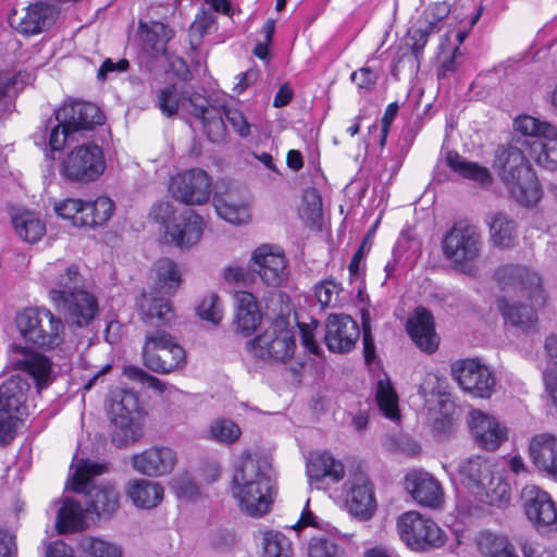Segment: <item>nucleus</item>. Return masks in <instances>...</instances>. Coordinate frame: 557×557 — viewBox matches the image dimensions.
<instances>
[{
    "instance_id": "obj_55",
    "label": "nucleus",
    "mask_w": 557,
    "mask_h": 557,
    "mask_svg": "<svg viewBox=\"0 0 557 557\" xmlns=\"http://www.w3.org/2000/svg\"><path fill=\"white\" fill-rule=\"evenodd\" d=\"M309 557H342L338 545L326 537H312L308 545Z\"/></svg>"
},
{
    "instance_id": "obj_3",
    "label": "nucleus",
    "mask_w": 557,
    "mask_h": 557,
    "mask_svg": "<svg viewBox=\"0 0 557 557\" xmlns=\"http://www.w3.org/2000/svg\"><path fill=\"white\" fill-rule=\"evenodd\" d=\"M495 276L503 288L518 287L530 300V306H525L510 304L505 298L499 299L498 309L505 322L522 331L534 329L537 322L536 310L543 308L547 299L542 277L529 268L518 264L499 267Z\"/></svg>"
},
{
    "instance_id": "obj_17",
    "label": "nucleus",
    "mask_w": 557,
    "mask_h": 557,
    "mask_svg": "<svg viewBox=\"0 0 557 557\" xmlns=\"http://www.w3.org/2000/svg\"><path fill=\"white\" fill-rule=\"evenodd\" d=\"M169 189L177 201L187 206H201L210 199L212 178L202 169L194 168L172 176Z\"/></svg>"
},
{
    "instance_id": "obj_57",
    "label": "nucleus",
    "mask_w": 557,
    "mask_h": 557,
    "mask_svg": "<svg viewBox=\"0 0 557 557\" xmlns=\"http://www.w3.org/2000/svg\"><path fill=\"white\" fill-rule=\"evenodd\" d=\"M362 344H363V356L366 363H371L375 357V345L371 332V318L368 311H362Z\"/></svg>"
},
{
    "instance_id": "obj_47",
    "label": "nucleus",
    "mask_w": 557,
    "mask_h": 557,
    "mask_svg": "<svg viewBox=\"0 0 557 557\" xmlns=\"http://www.w3.org/2000/svg\"><path fill=\"white\" fill-rule=\"evenodd\" d=\"M262 557H292L293 545L290 540L281 532L267 531L263 534Z\"/></svg>"
},
{
    "instance_id": "obj_10",
    "label": "nucleus",
    "mask_w": 557,
    "mask_h": 557,
    "mask_svg": "<svg viewBox=\"0 0 557 557\" xmlns=\"http://www.w3.org/2000/svg\"><path fill=\"white\" fill-rule=\"evenodd\" d=\"M516 129L523 136L531 138L525 140L531 146V156L535 162L549 171L557 169V128L556 126L530 115L519 116Z\"/></svg>"
},
{
    "instance_id": "obj_63",
    "label": "nucleus",
    "mask_w": 557,
    "mask_h": 557,
    "mask_svg": "<svg viewBox=\"0 0 557 557\" xmlns=\"http://www.w3.org/2000/svg\"><path fill=\"white\" fill-rule=\"evenodd\" d=\"M174 214V207L169 201H159L154 203L150 210V216L158 223L169 224L170 219Z\"/></svg>"
},
{
    "instance_id": "obj_62",
    "label": "nucleus",
    "mask_w": 557,
    "mask_h": 557,
    "mask_svg": "<svg viewBox=\"0 0 557 557\" xmlns=\"http://www.w3.org/2000/svg\"><path fill=\"white\" fill-rule=\"evenodd\" d=\"M319 326L320 323L317 320H312L311 324L298 323L302 344L309 349L310 352L315 355L319 352L320 347L314 339V331Z\"/></svg>"
},
{
    "instance_id": "obj_26",
    "label": "nucleus",
    "mask_w": 557,
    "mask_h": 557,
    "mask_svg": "<svg viewBox=\"0 0 557 557\" xmlns=\"http://www.w3.org/2000/svg\"><path fill=\"white\" fill-rule=\"evenodd\" d=\"M468 424L475 443L483 449L496 450L507 440V429L480 410L470 412Z\"/></svg>"
},
{
    "instance_id": "obj_14",
    "label": "nucleus",
    "mask_w": 557,
    "mask_h": 557,
    "mask_svg": "<svg viewBox=\"0 0 557 557\" xmlns=\"http://www.w3.org/2000/svg\"><path fill=\"white\" fill-rule=\"evenodd\" d=\"M397 529L403 542L412 550L437 548L446 542L444 531L418 511H407L399 516Z\"/></svg>"
},
{
    "instance_id": "obj_7",
    "label": "nucleus",
    "mask_w": 557,
    "mask_h": 557,
    "mask_svg": "<svg viewBox=\"0 0 557 557\" xmlns=\"http://www.w3.org/2000/svg\"><path fill=\"white\" fill-rule=\"evenodd\" d=\"M459 476L462 485L483 503L503 506L510 499L508 484L494 474L486 458L476 456L462 461Z\"/></svg>"
},
{
    "instance_id": "obj_8",
    "label": "nucleus",
    "mask_w": 557,
    "mask_h": 557,
    "mask_svg": "<svg viewBox=\"0 0 557 557\" xmlns=\"http://www.w3.org/2000/svg\"><path fill=\"white\" fill-rule=\"evenodd\" d=\"M108 414L112 424L111 440L116 447H127L143 437L139 400L134 392H112Z\"/></svg>"
},
{
    "instance_id": "obj_43",
    "label": "nucleus",
    "mask_w": 557,
    "mask_h": 557,
    "mask_svg": "<svg viewBox=\"0 0 557 557\" xmlns=\"http://www.w3.org/2000/svg\"><path fill=\"white\" fill-rule=\"evenodd\" d=\"M12 223L18 237L27 243L38 242L46 232L45 224L29 211L15 214Z\"/></svg>"
},
{
    "instance_id": "obj_56",
    "label": "nucleus",
    "mask_w": 557,
    "mask_h": 557,
    "mask_svg": "<svg viewBox=\"0 0 557 557\" xmlns=\"http://www.w3.org/2000/svg\"><path fill=\"white\" fill-rule=\"evenodd\" d=\"M172 486L178 498L195 500L200 494L199 486L187 473L174 478Z\"/></svg>"
},
{
    "instance_id": "obj_41",
    "label": "nucleus",
    "mask_w": 557,
    "mask_h": 557,
    "mask_svg": "<svg viewBox=\"0 0 557 557\" xmlns=\"http://www.w3.org/2000/svg\"><path fill=\"white\" fill-rule=\"evenodd\" d=\"M114 203L106 196H100L94 201H85L84 219H81V225L96 227L103 225L113 214Z\"/></svg>"
},
{
    "instance_id": "obj_54",
    "label": "nucleus",
    "mask_w": 557,
    "mask_h": 557,
    "mask_svg": "<svg viewBox=\"0 0 557 557\" xmlns=\"http://www.w3.org/2000/svg\"><path fill=\"white\" fill-rule=\"evenodd\" d=\"M198 315L211 322L218 324L222 319V308L220 298L216 294H210L206 296L197 307Z\"/></svg>"
},
{
    "instance_id": "obj_60",
    "label": "nucleus",
    "mask_w": 557,
    "mask_h": 557,
    "mask_svg": "<svg viewBox=\"0 0 557 557\" xmlns=\"http://www.w3.org/2000/svg\"><path fill=\"white\" fill-rule=\"evenodd\" d=\"M123 374L135 382H139L141 384H145L149 387H153L157 389L162 388V383L159 379H157L153 375L148 374L146 371H144L141 368L136 366H127L123 369Z\"/></svg>"
},
{
    "instance_id": "obj_58",
    "label": "nucleus",
    "mask_w": 557,
    "mask_h": 557,
    "mask_svg": "<svg viewBox=\"0 0 557 557\" xmlns=\"http://www.w3.org/2000/svg\"><path fill=\"white\" fill-rule=\"evenodd\" d=\"M434 30V22H429V26L426 29H412L409 32V38L412 41L411 44V53L417 60V62L420 61L423 49L429 40L430 34Z\"/></svg>"
},
{
    "instance_id": "obj_51",
    "label": "nucleus",
    "mask_w": 557,
    "mask_h": 557,
    "mask_svg": "<svg viewBox=\"0 0 557 557\" xmlns=\"http://www.w3.org/2000/svg\"><path fill=\"white\" fill-rule=\"evenodd\" d=\"M304 205L300 215L308 222L315 224L322 216V199L315 188H307L302 196Z\"/></svg>"
},
{
    "instance_id": "obj_53",
    "label": "nucleus",
    "mask_w": 557,
    "mask_h": 557,
    "mask_svg": "<svg viewBox=\"0 0 557 557\" xmlns=\"http://www.w3.org/2000/svg\"><path fill=\"white\" fill-rule=\"evenodd\" d=\"M84 203L81 199H64L54 205V212L63 219L71 220L73 225L82 226L79 221L84 219Z\"/></svg>"
},
{
    "instance_id": "obj_36",
    "label": "nucleus",
    "mask_w": 557,
    "mask_h": 557,
    "mask_svg": "<svg viewBox=\"0 0 557 557\" xmlns=\"http://www.w3.org/2000/svg\"><path fill=\"white\" fill-rule=\"evenodd\" d=\"M195 111L194 116L201 121L203 132L212 143L224 140L226 127L223 117L225 116V107L211 104L206 98V104Z\"/></svg>"
},
{
    "instance_id": "obj_32",
    "label": "nucleus",
    "mask_w": 557,
    "mask_h": 557,
    "mask_svg": "<svg viewBox=\"0 0 557 557\" xmlns=\"http://www.w3.org/2000/svg\"><path fill=\"white\" fill-rule=\"evenodd\" d=\"M533 463L557 480V437L543 433L534 436L529 446Z\"/></svg>"
},
{
    "instance_id": "obj_35",
    "label": "nucleus",
    "mask_w": 557,
    "mask_h": 557,
    "mask_svg": "<svg viewBox=\"0 0 557 557\" xmlns=\"http://www.w3.org/2000/svg\"><path fill=\"white\" fill-rule=\"evenodd\" d=\"M126 494L137 508L152 509L163 500L164 490L158 482L137 479L128 482Z\"/></svg>"
},
{
    "instance_id": "obj_19",
    "label": "nucleus",
    "mask_w": 557,
    "mask_h": 557,
    "mask_svg": "<svg viewBox=\"0 0 557 557\" xmlns=\"http://www.w3.org/2000/svg\"><path fill=\"white\" fill-rule=\"evenodd\" d=\"M451 374L459 386L474 397L487 398L495 386V377L491 370L474 359L456 362Z\"/></svg>"
},
{
    "instance_id": "obj_22",
    "label": "nucleus",
    "mask_w": 557,
    "mask_h": 557,
    "mask_svg": "<svg viewBox=\"0 0 557 557\" xmlns=\"http://www.w3.org/2000/svg\"><path fill=\"white\" fill-rule=\"evenodd\" d=\"M42 282L48 289L49 299L52 301L53 293L67 296L74 290L84 287L85 278L77 264L55 262L48 264L44 269Z\"/></svg>"
},
{
    "instance_id": "obj_13",
    "label": "nucleus",
    "mask_w": 557,
    "mask_h": 557,
    "mask_svg": "<svg viewBox=\"0 0 557 557\" xmlns=\"http://www.w3.org/2000/svg\"><path fill=\"white\" fill-rule=\"evenodd\" d=\"M28 389L27 380L18 374L0 385V444H8L14 438Z\"/></svg>"
},
{
    "instance_id": "obj_61",
    "label": "nucleus",
    "mask_w": 557,
    "mask_h": 557,
    "mask_svg": "<svg viewBox=\"0 0 557 557\" xmlns=\"http://www.w3.org/2000/svg\"><path fill=\"white\" fill-rule=\"evenodd\" d=\"M350 78L358 88L371 90L379 79V74L369 67H361L352 72Z\"/></svg>"
},
{
    "instance_id": "obj_44",
    "label": "nucleus",
    "mask_w": 557,
    "mask_h": 557,
    "mask_svg": "<svg viewBox=\"0 0 557 557\" xmlns=\"http://www.w3.org/2000/svg\"><path fill=\"white\" fill-rule=\"evenodd\" d=\"M145 25L140 23V28ZM174 36V30L161 22H152L149 27L146 26L144 35L145 48L154 55L163 54L168 41Z\"/></svg>"
},
{
    "instance_id": "obj_50",
    "label": "nucleus",
    "mask_w": 557,
    "mask_h": 557,
    "mask_svg": "<svg viewBox=\"0 0 557 557\" xmlns=\"http://www.w3.org/2000/svg\"><path fill=\"white\" fill-rule=\"evenodd\" d=\"M342 293V284L334 278L322 281L314 287L315 297L323 308H335L339 306V296Z\"/></svg>"
},
{
    "instance_id": "obj_59",
    "label": "nucleus",
    "mask_w": 557,
    "mask_h": 557,
    "mask_svg": "<svg viewBox=\"0 0 557 557\" xmlns=\"http://www.w3.org/2000/svg\"><path fill=\"white\" fill-rule=\"evenodd\" d=\"M224 113L234 132H236L243 138L250 136L251 125L248 123L243 112L237 109L226 108Z\"/></svg>"
},
{
    "instance_id": "obj_27",
    "label": "nucleus",
    "mask_w": 557,
    "mask_h": 557,
    "mask_svg": "<svg viewBox=\"0 0 557 557\" xmlns=\"http://www.w3.org/2000/svg\"><path fill=\"white\" fill-rule=\"evenodd\" d=\"M176 461V453L166 446H152L132 457L133 468L147 476H161L170 473Z\"/></svg>"
},
{
    "instance_id": "obj_9",
    "label": "nucleus",
    "mask_w": 557,
    "mask_h": 557,
    "mask_svg": "<svg viewBox=\"0 0 557 557\" xmlns=\"http://www.w3.org/2000/svg\"><path fill=\"white\" fill-rule=\"evenodd\" d=\"M15 322L22 337L38 348L54 349L64 342V322L49 309L26 308L16 314Z\"/></svg>"
},
{
    "instance_id": "obj_34",
    "label": "nucleus",
    "mask_w": 557,
    "mask_h": 557,
    "mask_svg": "<svg viewBox=\"0 0 557 557\" xmlns=\"http://www.w3.org/2000/svg\"><path fill=\"white\" fill-rule=\"evenodd\" d=\"M14 349L21 354V358L13 360L14 367L29 374L39 388L45 387L51 372L49 359L26 347L16 346Z\"/></svg>"
},
{
    "instance_id": "obj_5",
    "label": "nucleus",
    "mask_w": 557,
    "mask_h": 557,
    "mask_svg": "<svg viewBox=\"0 0 557 557\" xmlns=\"http://www.w3.org/2000/svg\"><path fill=\"white\" fill-rule=\"evenodd\" d=\"M482 235L475 225L460 221L455 223L443 236L441 248L443 257L454 270L474 276L482 252Z\"/></svg>"
},
{
    "instance_id": "obj_23",
    "label": "nucleus",
    "mask_w": 557,
    "mask_h": 557,
    "mask_svg": "<svg viewBox=\"0 0 557 557\" xmlns=\"http://www.w3.org/2000/svg\"><path fill=\"white\" fill-rule=\"evenodd\" d=\"M405 487L420 505L438 509L444 504V491L440 481L423 470H412L405 476Z\"/></svg>"
},
{
    "instance_id": "obj_48",
    "label": "nucleus",
    "mask_w": 557,
    "mask_h": 557,
    "mask_svg": "<svg viewBox=\"0 0 557 557\" xmlns=\"http://www.w3.org/2000/svg\"><path fill=\"white\" fill-rule=\"evenodd\" d=\"M240 435V428L231 419H216L209 426L210 438L220 444H233L239 440Z\"/></svg>"
},
{
    "instance_id": "obj_31",
    "label": "nucleus",
    "mask_w": 557,
    "mask_h": 557,
    "mask_svg": "<svg viewBox=\"0 0 557 557\" xmlns=\"http://www.w3.org/2000/svg\"><path fill=\"white\" fill-rule=\"evenodd\" d=\"M407 332L412 342L428 354L438 348L440 338L435 333L434 319L425 308H417L407 321Z\"/></svg>"
},
{
    "instance_id": "obj_12",
    "label": "nucleus",
    "mask_w": 557,
    "mask_h": 557,
    "mask_svg": "<svg viewBox=\"0 0 557 557\" xmlns=\"http://www.w3.org/2000/svg\"><path fill=\"white\" fill-rule=\"evenodd\" d=\"M145 366L153 372L170 373L186 363L184 348L162 329L147 332L143 347Z\"/></svg>"
},
{
    "instance_id": "obj_38",
    "label": "nucleus",
    "mask_w": 557,
    "mask_h": 557,
    "mask_svg": "<svg viewBox=\"0 0 557 557\" xmlns=\"http://www.w3.org/2000/svg\"><path fill=\"white\" fill-rule=\"evenodd\" d=\"M79 502L66 498L57 516V529L60 533L84 530L86 527L85 513Z\"/></svg>"
},
{
    "instance_id": "obj_40",
    "label": "nucleus",
    "mask_w": 557,
    "mask_h": 557,
    "mask_svg": "<svg viewBox=\"0 0 557 557\" xmlns=\"http://www.w3.org/2000/svg\"><path fill=\"white\" fill-rule=\"evenodd\" d=\"M476 543L480 552L487 557H519L504 534L483 531L478 535Z\"/></svg>"
},
{
    "instance_id": "obj_11",
    "label": "nucleus",
    "mask_w": 557,
    "mask_h": 557,
    "mask_svg": "<svg viewBox=\"0 0 557 557\" xmlns=\"http://www.w3.org/2000/svg\"><path fill=\"white\" fill-rule=\"evenodd\" d=\"M106 170V158L100 146L88 143L74 147L60 163V175L71 183H90Z\"/></svg>"
},
{
    "instance_id": "obj_28",
    "label": "nucleus",
    "mask_w": 557,
    "mask_h": 557,
    "mask_svg": "<svg viewBox=\"0 0 557 557\" xmlns=\"http://www.w3.org/2000/svg\"><path fill=\"white\" fill-rule=\"evenodd\" d=\"M57 18L54 8L48 3L30 4L22 16L13 14L9 21L20 34L29 36L39 34L53 25Z\"/></svg>"
},
{
    "instance_id": "obj_16",
    "label": "nucleus",
    "mask_w": 557,
    "mask_h": 557,
    "mask_svg": "<svg viewBox=\"0 0 557 557\" xmlns=\"http://www.w3.org/2000/svg\"><path fill=\"white\" fill-rule=\"evenodd\" d=\"M248 269L257 274L264 285L274 288L285 285L289 276L288 260L283 249L268 244L252 251Z\"/></svg>"
},
{
    "instance_id": "obj_37",
    "label": "nucleus",
    "mask_w": 557,
    "mask_h": 557,
    "mask_svg": "<svg viewBox=\"0 0 557 557\" xmlns=\"http://www.w3.org/2000/svg\"><path fill=\"white\" fill-rule=\"evenodd\" d=\"M490 239L493 246L500 249L515 247L517 242V223L504 212L491 214L488 221Z\"/></svg>"
},
{
    "instance_id": "obj_46",
    "label": "nucleus",
    "mask_w": 557,
    "mask_h": 557,
    "mask_svg": "<svg viewBox=\"0 0 557 557\" xmlns=\"http://www.w3.org/2000/svg\"><path fill=\"white\" fill-rule=\"evenodd\" d=\"M158 286L161 293L172 294L181 284V272L174 261L160 259L156 264Z\"/></svg>"
},
{
    "instance_id": "obj_15",
    "label": "nucleus",
    "mask_w": 557,
    "mask_h": 557,
    "mask_svg": "<svg viewBox=\"0 0 557 557\" xmlns=\"http://www.w3.org/2000/svg\"><path fill=\"white\" fill-rule=\"evenodd\" d=\"M295 348L294 333L281 325L268 327L246 344L251 357L268 362H286L294 356Z\"/></svg>"
},
{
    "instance_id": "obj_29",
    "label": "nucleus",
    "mask_w": 557,
    "mask_h": 557,
    "mask_svg": "<svg viewBox=\"0 0 557 557\" xmlns=\"http://www.w3.org/2000/svg\"><path fill=\"white\" fill-rule=\"evenodd\" d=\"M203 225L199 214L191 209H186L166 225V234L177 247L189 248L201 238Z\"/></svg>"
},
{
    "instance_id": "obj_33",
    "label": "nucleus",
    "mask_w": 557,
    "mask_h": 557,
    "mask_svg": "<svg viewBox=\"0 0 557 557\" xmlns=\"http://www.w3.org/2000/svg\"><path fill=\"white\" fill-rule=\"evenodd\" d=\"M235 298V323L246 336L250 335L261 322V312L257 299L250 292L239 290Z\"/></svg>"
},
{
    "instance_id": "obj_2",
    "label": "nucleus",
    "mask_w": 557,
    "mask_h": 557,
    "mask_svg": "<svg viewBox=\"0 0 557 557\" xmlns=\"http://www.w3.org/2000/svg\"><path fill=\"white\" fill-rule=\"evenodd\" d=\"M103 122L104 116L96 104L71 100L54 111V121L52 117L44 121L32 138L36 146L60 151L67 141L76 140L77 134L91 131Z\"/></svg>"
},
{
    "instance_id": "obj_25",
    "label": "nucleus",
    "mask_w": 557,
    "mask_h": 557,
    "mask_svg": "<svg viewBox=\"0 0 557 557\" xmlns=\"http://www.w3.org/2000/svg\"><path fill=\"white\" fill-rule=\"evenodd\" d=\"M346 507L360 521L369 520L376 510L373 484L364 475H356L345 483Z\"/></svg>"
},
{
    "instance_id": "obj_42",
    "label": "nucleus",
    "mask_w": 557,
    "mask_h": 557,
    "mask_svg": "<svg viewBox=\"0 0 557 557\" xmlns=\"http://www.w3.org/2000/svg\"><path fill=\"white\" fill-rule=\"evenodd\" d=\"M213 205L218 215L232 224H244L250 220L246 203L237 202L232 195L214 196Z\"/></svg>"
},
{
    "instance_id": "obj_64",
    "label": "nucleus",
    "mask_w": 557,
    "mask_h": 557,
    "mask_svg": "<svg viewBox=\"0 0 557 557\" xmlns=\"http://www.w3.org/2000/svg\"><path fill=\"white\" fill-rule=\"evenodd\" d=\"M249 269L242 265H228L223 270V277L228 283L247 284L250 277Z\"/></svg>"
},
{
    "instance_id": "obj_24",
    "label": "nucleus",
    "mask_w": 557,
    "mask_h": 557,
    "mask_svg": "<svg viewBox=\"0 0 557 557\" xmlns=\"http://www.w3.org/2000/svg\"><path fill=\"white\" fill-rule=\"evenodd\" d=\"M157 104L161 112L171 117L180 111L194 116L196 109L206 104V97L190 88H180L171 85L157 90Z\"/></svg>"
},
{
    "instance_id": "obj_20",
    "label": "nucleus",
    "mask_w": 557,
    "mask_h": 557,
    "mask_svg": "<svg viewBox=\"0 0 557 557\" xmlns=\"http://www.w3.org/2000/svg\"><path fill=\"white\" fill-rule=\"evenodd\" d=\"M524 512L536 529L557 523V508L549 494L536 485H525L521 491Z\"/></svg>"
},
{
    "instance_id": "obj_45",
    "label": "nucleus",
    "mask_w": 557,
    "mask_h": 557,
    "mask_svg": "<svg viewBox=\"0 0 557 557\" xmlns=\"http://www.w3.org/2000/svg\"><path fill=\"white\" fill-rule=\"evenodd\" d=\"M144 322L149 326L166 324L173 317L171 306L163 298H154L151 301L145 300L140 304Z\"/></svg>"
},
{
    "instance_id": "obj_4",
    "label": "nucleus",
    "mask_w": 557,
    "mask_h": 557,
    "mask_svg": "<svg viewBox=\"0 0 557 557\" xmlns=\"http://www.w3.org/2000/svg\"><path fill=\"white\" fill-rule=\"evenodd\" d=\"M493 166L518 202L529 207L540 200L537 178L521 149L515 146L498 148Z\"/></svg>"
},
{
    "instance_id": "obj_21",
    "label": "nucleus",
    "mask_w": 557,
    "mask_h": 557,
    "mask_svg": "<svg viewBox=\"0 0 557 557\" xmlns=\"http://www.w3.org/2000/svg\"><path fill=\"white\" fill-rule=\"evenodd\" d=\"M360 330L355 320L347 314H330L325 324L324 342L329 350L346 354L354 349Z\"/></svg>"
},
{
    "instance_id": "obj_39",
    "label": "nucleus",
    "mask_w": 557,
    "mask_h": 557,
    "mask_svg": "<svg viewBox=\"0 0 557 557\" xmlns=\"http://www.w3.org/2000/svg\"><path fill=\"white\" fill-rule=\"evenodd\" d=\"M447 165L460 176L474 181L481 185L492 183L490 171L476 162L468 161L457 152L450 151L446 156Z\"/></svg>"
},
{
    "instance_id": "obj_18",
    "label": "nucleus",
    "mask_w": 557,
    "mask_h": 557,
    "mask_svg": "<svg viewBox=\"0 0 557 557\" xmlns=\"http://www.w3.org/2000/svg\"><path fill=\"white\" fill-rule=\"evenodd\" d=\"M52 305L66 320L77 326L87 325L98 313L96 296L84 287L76 289L67 296L53 293Z\"/></svg>"
},
{
    "instance_id": "obj_52",
    "label": "nucleus",
    "mask_w": 557,
    "mask_h": 557,
    "mask_svg": "<svg viewBox=\"0 0 557 557\" xmlns=\"http://www.w3.org/2000/svg\"><path fill=\"white\" fill-rule=\"evenodd\" d=\"M82 546L90 557H122V550L119 546L100 539H85Z\"/></svg>"
},
{
    "instance_id": "obj_6",
    "label": "nucleus",
    "mask_w": 557,
    "mask_h": 557,
    "mask_svg": "<svg viewBox=\"0 0 557 557\" xmlns=\"http://www.w3.org/2000/svg\"><path fill=\"white\" fill-rule=\"evenodd\" d=\"M72 474V490L85 493L87 510L98 517H111L120 507V494L111 484H99L88 488L89 481L106 471V466L89 459L77 461Z\"/></svg>"
},
{
    "instance_id": "obj_30",
    "label": "nucleus",
    "mask_w": 557,
    "mask_h": 557,
    "mask_svg": "<svg viewBox=\"0 0 557 557\" xmlns=\"http://www.w3.org/2000/svg\"><path fill=\"white\" fill-rule=\"evenodd\" d=\"M306 474L310 485L320 487V483L330 479L333 483H338L344 479L345 469L342 461L335 459L327 451H311L306 461Z\"/></svg>"
},
{
    "instance_id": "obj_49",
    "label": "nucleus",
    "mask_w": 557,
    "mask_h": 557,
    "mask_svg": "<svg viewBox=\"0 0 557 557\" xmlns=\"http://www.w3.org/2000/svg\"><path fill=\"white\" fill-rule=\"evenodd\" d=\"M376 401L383 413L389 418L398 417V399L392 386L391 381L385 377L381 379L376 385Z\"/></svg>"
},
{
    "instance_id": "obj_1",
    "label": "nucleus",
    "mask_w": 557,
    "mask_h": 557,
    "mask_svg": "<svg viewBox=\"0 0 557 557\" xmlns=\"http://www.w3.org/2000/svg\"><path fill=\"white\" fill-rule=\"evenodd\" d=\"M231 491L248 516L259 518L268 513L276 495V475L270 460L243 450L234 465Z\"/></svg>"
}]
</instances>
